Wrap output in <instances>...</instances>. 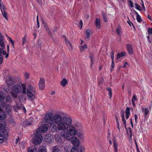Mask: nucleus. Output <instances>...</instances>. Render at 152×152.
Masks as SVG:
<instances>
[{
    "label": "nucleus",
    "mask_w": 152,
    "mask_h": 152,
    "mask_svg": "<svg viewBox=\"0 0 152 152\" xmlns=\"http://www.w3.org/2000/svg\"><path fill=\"white\" fill-rule=\"evenodd\" d=\"M122 121L123 122V124L124 125L125 127L126 128V121L125 120V118H122Z\"/></svg>",
    "instance_id": "nucleus-55"
},
{
    "label": "nucleus",
    "mask_w": 152,
    "mask_h": 152,
    "mask_svg": "<svg viewBox=\"0 0 152 152\" xmlns=\"http://www.w3.org/2000/svg\"><path fill=\"white\" fill-rule=\"evenodd\" d=\"M106 90L108 92V94L110 99H111L112 96V89L110 87H108L106 88Z\"/></svg>",
    "instance_id": "nucleus-29"
},
{
    "label": "nucleus",
    "mask_w": 152,
    "mask_h": 152,
    "mask_svg": "<svg viewBox=\"0 0 152 152\" xmlns=\"http://www.w3.org/2000/svg\"><path fill=\"white\" fill-rule=\"evenodd\" d=\"M125 113H126V118L127 119L129 118L130 115V109L129 107L126 108V110L125 111Z\"/></svg>",
    "instance_id": "nucleus-27"
},
{
    "label": "nucleus",
    "mask_w": 152,
    "mask_h": 152,
    "mask_svg": "<svg viewBox=\"0 0 152 152\" xmlns=\"http://www.w3.org/2000/svg\"><path fill=\"white\" fill-rule=\"evenodd\" d=\"M37 149L36 146L29 148L28 149V152H37Z\"/></svg>",
    "instance_id": "nucleus-28"
},
{
    "label": "nucleus",
    "mask_w": 152,
    "mask_h": 152,
    "mask_svg": "<svg viewBox=\"0 0 152 152\" xmlns=\"http://www.w3.org/2000/svg\"><path fill=\"white\" fill-rule=\"evenodd\" d=\"M39 88L40 90H43L45 87V80L43 78H40L38 83Z\"/></svg>",
    "instance_id": "nucleus-9"
},
{
    "label": "nucleus",
    "mask_w": 152,
    "mask_h": 152,
    "mask_svg": "<svg viewBox=\"0 0 152 152\" xmlns=\"http://www.w3.org/2000/svg\"><path fill=\"white\" fill-rule=\"evenodd\" d=\"M141 4H142V8H143V9L144 10V11H145V7L144 5V3L142 1V0Z\"/></svg>",
    "instance_id": "nucleus-60"
},
{
    "label": "nucleus",
    "mask_w": 152,
    "mask_h": 152,
    "mask_svg": "<svg viewBox=\"0 0 152 152\" xmlns=\"http://www.w3.org/2000/svg\"><path fill=\"white\" fill-rule=\"evenodd\" d=\"M69 134L68 132H66V134L65 136L64 137V139L66 140H69L70 139V137Z\"/></svg>",
    "instance_id": "nucleus-34"
},
{
    "label": "nucleus",
    "mask_w": 152,
    "mask_h": 152,
    "mask_svg": "<svg viewBox=\"0 0 152 152\" xmlns=\"http://www.w3.org/2000/svg\"><path fill=\"white\" fill-rule=\"evenodd\" d=\"M6 83L8 85L12 86L15 83V79L13 77L8 76L6 78Z\"/></svg>",
    "instance_id": "nucleus-4"
},
{
    "label": "nucleus",
    "mask_w": 152,
    "mask_h": 152,
    "mask_svg": "<svg viewBox=\"0 0 152 152\" xmlns=\"http://www.w3.org/2000/svg\"><path fill=\"white\" fill-rule=\"evenodd\" d=\"M45 121L48 123H51L53 122V115L52 113H47L45 117Z\"/></svg>",
    "instance_id": "nucleus-6"
},
{
    "label": "nucleus",
    "mask_w": 152,
    "mask_h": 152,
    "mask_svg": "<svg viewBox=\"0 0 152 152\" xmlns=\"http://www.w3.org/2000/svg\"><path fill=\"white\" fill-rule=\"evenodd\" d=\"M137 100V99L136 96L135 95H134L132 97V101H134L135 102V101H136Z\"/></svg>",
    "instance_id": "nucleus-57"
},
{
    "label": "nucleus",
    "mask_w": 152,
    "mask_h": 152,
    "mask_svg": "<svg viewBox=\"0 0 152 152\" xmlns=\"http://www.w3.org/2000/svg\"><path fill=\"white\" fill-rule=\"evenodd\" d=\"M111 67L113 69L115 67L114 61H112V64L111 65Z\"/></svg>",
    "instance_id": "nucleus-58"
},
{
    "label": "nucleus",
    "mask_w": 152,
    "mask_h": 152,
    "mask_svg": "<svg viewBox=\"0 0 152 152\" xmlns=\"http://www.w3.org/2000/svg\"><path fill=\"white\" fill-rule=\"evenodd\" d=\"M70 140L72 143L74 145L73 147H75L76 149L79 146V141L78 139L75 137H71Z\"/></svg>",
    "instance_id": "nucleus-7"
},
{
    "label": "nucleus",
    "mask_w": 152,
    "mask_h": 152,
    "mask_svg": "<svg viewBox=\"0 0 152 152\" xmlns=\"http://www.w3.org/2000/svg\"><path fill=\"white\" fill-rule=\"evenodd\" d=\"M70 152H78V150L77 149H76L75 147H73L71 150Z\"/></svg>",
    "instance_id": "nucleus-49"
},
{
    "label": "nucleus",
    "mask_w": 152,
    "mask_h": 152,
    "mask_svg": "<svg viewBox=\"0 0 152 152\" xmlns=\"http://www.w3.org/2000/svg\"><path fill=\"white\" fill-rule=\"evenodd\" d=\"M136 19L137 21L139 23H140L142 20L141 17L140 15L137 16Z\"/></svg>",
    "instance_id": "nucleus-51"
},
{
    "label": "nucleus",
    "mask_w": 152,
    "mask_h": 152,
    "mask_svg": "<svg viewBox=\"0 0 152 152\" xmlns=\"http://www.w3.org/2000/svg\"><path fill=\"white\" fill-rule=\"evenodd\" d=\"M55 138L56 141L58 142L59 143H61L62 141L61 137L58 135H55Z\"/></svg>",
    "instance_id": "nucleus-31"
},
{
    "label": "nucleus",
    "mask_w": 152,
    "mask_h": 152,
    "mask_svg": "<svg viewBox=\"0 0 152 152\" xmlns=\"http://www.w3.org/2000/svg\"><path fill=\"white\" fill-rule=\"evenodd\" d=\"M148 32L149 35L152 34V27L151 28H148Z\"/></svg>",
    "instance_id": "nucleus-54"
},
{
    "label": "nucleus",
    "mask_w": 152,
    "mask_h": 152,
    "mask_svg": "<svg viewBox=\"0 0 152 152\" xmlns=\"http://www.w3.org/2000/svg\"><path fill=\"white\" fill-rule=\"evenodd\" d=\"M133 12L135 15H137V16L139 15H138V13L135 10H134Z\"/></svg>",
    "instance_id": "nucleus-64"
},
{
    "label": "nucleus",
    "mask_w": 152,
    "mask_h": 152,
    "mask_svg": "<svg viewBox=\"0 0 152 152\" xmlns=\"http://www.w3.org/2000/svg\"><path fill=\"white\" fill-rule=\"evenodd\" d=\"M42 138V134L38 132L37 130L36 134L32 139L33 143L35 145L39 144L41 142Z\"/></svg>",
    "instance_id": "nucleus-3"
},
{
    "label": "nucleus",
    "mask_w": 152,
    "mask_h": 152,
    "mask_svg": "<svg viewBox=\"0 0 152 152\" xmlns=\"http://www.w3.org/2000/svg\"><path fill=\"white\" fill-rule=\"evenodd\" d=\"M61 85L63 86H65L68 83V82L66 79L65 78H64L60 82Z\"/></svg>",
    "instance_id": "nucleus-32"
},
{
    "label": "nucleus",
    "mask_w": 152,
    "mask_h": 152,
    "mask_svg": "<svg viewBox=\"0 0 152 152\" xmlns=\"http://www.w3.org/2000/svg\"><path fill=\"white\" fill-rule=\"evenodd\" d=\"M5 110L9 114H11L12 109L11 105H7L5 107Z\"/></svg>",
    "instance_id": "nucleus-18"
},
{
    "label": "nucleus",
    "mask_w": 152,
    "mask_h": 152,
    "mask_svg": "<svg viewBox=\"0 0 152 152\" xmlns=\"http://www.w3.org/2000/svg\"><path fill=\"white\" fill-rule=\"evenodd\" d=\"M5 112L3 110H1L0 111V120H3L6 118Z\"/></svg>",
    "instance_id": "nucleus-21"
},
{
    "label": "nucleus",
    "mask_w": 152,
    "mask_h": 152,
    "mask_svg": "<svg viewBox=\"0 0 152 152\" xmlns=\"http://www.w3.org/2000/svg\"><path fill=\"white\" fill-rule=\"evenodd\" d=\"M93 34L92 31L89 29L86 30V41L90 39V36Z\"/></svg>",
    "instance_id": "nucleus-16"
},
{
    "label": "nucleus",
    "mask_w": 152,
    "mask_h": 152,
    "mask_svg": "<svg viewBox=\"0 0 152 152\" xmlns=\"http://www.w3.org/2000/svg\"><path fill=\"white\" fill-rule=\"evenodd\" d=\"M6 124L3 121H0V132L4 131V129H5Z\"/></svg>",
    "instance_id": "nucleus-17"
},
{
    "label": "nucleus",
    "mask_w": 152,
    "mask_h": 152,
    "mask_svg": "<svg viewBox=\"0 0 152 152\" xmlns=\"http://www.w3.org/2000/svg\"><path fill=\"white\" fill-rule=\"evenodd\" d=\"M126 53L125 52H122L119 53H118L117 55L116 59L117 61L119 58L124 56L126 55Z\"/></svg>",
    "instance_id": "nucleus-24"
},
{
    "label": "nucleus",
    "mask_w": 152,
    "mask_h": 152,
    "mask_svg": "<svg viewBox=\"0 0 152 152\" xmlns=\"http://www.w3.org/2000/svg\"><path fill=\"white\" fill-rule=\"evenodd\" d=\"M50 123V129L51 132L53 133L57 132L58 130L57 126H56L55 124L53 122Z\"/></svg>",
    "instance_id": "nucleus-12"
},
{
    "label": "nucleus",
    "mask_w": 152,
    "mask_h": 152,
    "mask_svg": "<svg viewBox=\"0 0 152 152\" xmlns=\"http://www.w3.org/2000/svg\"><path fill=\"white\" fill-rule=\"evenodd\" d=\"M65 41L66 42L67 44L68 43L70 45V46L72 48V50L73 49V46H72V45L71 43V42L69 41L67 39Z\"/></svg>",
    "instance_id": "nucleus-50"
},
{
    "label": "nucleus",
    "mask_w": 152,
    "mask_h": 152,
    "mask_svg": "<svg viewBox=\"0 0 152 152\" xmlns=\"http://www.w3.org/2000/svg\"><path fill=\"white\" fill-rule=\"evenodd\" d=\"M3 9H1V10L2 15L7 20L8 19L7 14L6 11V8L4 5L3 6Z\"/></svg>",
    "instance_id": "nucleus-14"
},
{
    "label": "nucleus",
    "mask_w": 152,
    "mask_h": 152,
    "mask_svg": "<svg viewBox=\"0 0 152 152\" xmlns=\"http://www.w3.org/2000/svg\"><path fill=\"white\" fill-rule=\"evenodd\" d=\"M9 41L12 44V46L13 48H14V41L12 40V39L10 38V37H9Z\"/></svg>",
    "instance_id": "nucleus-53"
},
{
    "label": "nucleus",
    "mask_w": 152,
    "mask_h": 152,
    "mask_svg": "<svg viewBox=\"0 0 152 152\" xmlns=\"http://www.w3.org/2000/svg\"><path fill=\"white\" fill-rule=\"evenodd\" d=\"M38 152H47L46 146L44 145L40 146L38 150Z\"/></svg>",
    "instance_id": "nucleus-22"
},
{
    "label": "nucleus",
    "mask_w": 152,
    "mask_h": 152,
    "mask_svg": "<svg viewBox=\"0 0 152 152\" xmlns=\"http://www.w3.org/2000/svg\"><path fill=\"white\" fill-rule=\"evenodd\" d=\"M3 61V58L2 56L0 55V64L2 63Z\"/></svg>",
    "instance_id": "nucleus-62"
},
{
    "label": "nucleus",
    "mask_w": 152,
    "mask_h": 152,
    "mask_svg": "<svg viewBox=\"0 0 152 152\" xmlns=\"http://www.w3.org/2000/svg\"><path fill=\"white\" fill-rule=\"evenodd\" d=\"M2 132V133H3V134L5 136V137H7L8 134V132L5 129H4V131L2 132Z\"/></svg>",
    "instance_id": "nucleus-37"
},
{
    "label": "nucleus",
    "mask_w": 152,
    "mask_h": 152,
    "mask_svg": "<svg viewBox=\"0 0 152 152\" xmlns=\"http://www.w3.org/2000/svg\"><path fill=\"white\" fill-rule=\"evenodd\" d=\"M79 48H80V51L81 52H82L85 50L86 48V45H84L82 46H79Z\"/></svg>",
    "instance_id": "nucleus-39"
},
{
    "label": "nucleus",
    "mask_w": 152,
    "mask_h": 152,
    "mask_svg": "<svg viewBox=\"0 0 152 152\" xmlns=\"http://www.w3.org/2000/svg\"><path fill=\"white\" fill-rule=\"evenodd\" d=\"M83 25V23L82 20H80L79 23L78 24V25L79 27L80 28V29H81Z\"/></svg>",
    "instance_id": "nucleus-47"
},
{
    "label": "nucleus",
    "mask_w": 152,
    "mask_h": 152,
    "mask_svg": "<svg viewBox=\"0 0 152 152\" xmlns=\"http://www.w3.org/2000/svg\"><path fill=\"white\" fill-rule=\"evenodd\" d=\"M70 117L64 116L63 118L58 114H55L53 115V121L57 125L58 130L60 131L61 129H63L65 127V124H68L69 121Z\"/></svg>",
    "instance_id": "nucleus-1"
},
{
    "label": "nucleus",
    "mask_w": 152,
    "mask_h": 152,
    "mask_svg": "<svg viewBox=\"0 0 152 152\" xmlns=\"http://www.w3.org/2000/svg\"><path fill=\"white\" fill-rule=\"evenodd\" d=\"M32 121H29V122L27 121V122H26V124L27 126H28V125H31L32 124Z\"/></svg>",
    "instance_id": "nucleus-59"
},
{
    "label": "nucleus",
    "mask_w": 152,
    "mask_h": 152,
    "mask_svg": "<svg viewBox=\"0 0 152 152\" xmlns=\"http://www.w3.org/2000/svg\"><path fill=\"white\" fill-rule=\"evenodd\" d=\"M104 82V80L103 78H102L100 80L99 83V87H101V86L103 84Z\"/></svg>",
    "instance_id": "nucleus-42"
},
{
    "label": "nucleus",
    "mask_w": 152,
    "mask_h": 152,
    "mask_svg": "<svg viewBox=\"0 0 152 152\" xmlns=\"http://www.w3.org/2000/svg\"><path fill=\"white\" fill-rule=\"evenodd\" d=\"M52 136L49 134H46V137L45 138L47 140H50L51 139Z\"/></svg>",
    "instance_id": "nucleus-43"
},
{
    "label": "nucleus",
    "mask_w": 152,
    "mask_h": 152,
    "mask_svg": "<svg viewBox=\"0 0 152 152\" xmlns=\"http://www.w3.org/2000/svg\"><path fill=\"white\" fill-rule=\"evenodd\" d=\"M13 91L16 93H18L21 91L22 88L19 84H16L13 86L12 88Z\"/></svg>",
    "instance_id": "nucleus-8"
},
{
    "label": "nucleus",
    "mask_w": 152,
    "mask_h": 152,
    "mask_svg": "<svg viewBox=\"0 0 152 152\" xmlns=\"http://www.w3.org/2000/svg\"><path fill=\"white\" fill-rule=\"evenodd\" d=\"M22 44L24 45L26 41V37L25 36H24V37L22 38Z\"/></svg>",
    "instance_id": "nucleus-52"
},
{
    "label": "nucleus",
    "mask_w": 152,
    "mask_h": 152,
    "mask_svg": "<svg viewBox=\"0 0 152 152\" xmlns=\"http://www.w3.org/2000/svg\"><path fill=\"white\" fill-rule=\"evenodd\" d=\"M128 5L129 6L131 7H134L133 3L131 1V0H128Z\"/></svg>",
    "instance_id": "nucleus-41"
},
{
    "label": "nucleus",
    "mask_w": 152,
    "mask_h": 152,
    "mask_svg": "<svg viewBox=\"0 0 152 152\" xmlns=\"http://www.w3.org/2000/svg\"><path fill=\"white\" fill-rule=\"evenodd\" d=\"M60 150L59 148L57 145L55 146L52 148V152H60Z\"/></svg>",
    "instance_id": "nucleus-30"
},
{
    "label": "nucleus",
    "mask_w": 152,
    "mask_h": 152,
    "mask_svg": "<svg viewBox=\"0 0 152 152\" xmlns=\"http://www.w3.org/2000/svg\"><path fill=\"white\" fill-rule=\"evenodd\" d=\"M114 52L113 51H112L110 56L111 58L112 59V61H114Z\"/></svg>",
    "instance_id": "nucleus-48"
},
{
    "label": "nucleus",
    "mask_w": 152,
    "mask_h": 152,
    "mask_svg": "<svg viewBox=\"0 0 152 152\" xmlns=\"http://www.w3.org/2000/svg\"><path fill=\"white\" fill-rule=\"evenodd\" d=\"M126 48L129 54L131 55L134 53V50L132 48V45L129 44L126 45Z\"/></svg>",
    "instance_id": "nucleus-13"
},
{
    "label": "nucleus",
    "mask_w": 152,
    "mask_h": 152,
    "mask_svg": "<svg viewBox=\"0 0 152 152\" xmlns=\"http://www.w3.org/2000/svg\"><path fill=\"white\" fill-rule=\"evenodd\" d=\"M142 112L144 113V115L145 118L147 117V115L149 113V111L148 108H143L142 109Z\"/></svg>",
    "instance_id": "nucleus-26"
},
{
    "label": "nucleus",
    "mask_w": 152,
    "mask_h": 152,
    "mask_svg": "<svg viewBox=\"0 0 152 152\" xmlns=\"http://www.w3.org/2000/svg\"><path fill=\"white\" fill-rule=\"evenodd\" d=\"M116 31L117 35L118 36H121L122 34V30L121 26L119 25H118L116 29Z\"/></svg>",
    "instance_id": "nucleus-15"
},
{
    "label": "nucleus",
    "mask_w": 152,
    "mask_h": 152,
    "mask_svg": "<svg viewBox=\"0 0 152 152\" xmlns=\"http://www.w3.org/2000/svg\"><path fill=\"white\" fill-rule=\"evenodd\" d=\"M69 121L68 124H65V127L61 129L60 130L61 131H65L66 130L67 132H68L70 135L71 136H73L76 135L77 134V132L76 129L75 127L71 125L72 123V118L70 117L69 118Z\"/></svg>",
    "instance_id": "nucleus-2"
},
{
    "label": "nucleus",
    "mask_w": 152,
    "mask_h": 152,
    "mask_svg": "<svg viewBox=\"0 0 152 152\" xmlns=\"http://www.w3.org/2000/svg\"><path fill=\"white\" fill-rule=\"evenodd\" d=\"M95 25L96 27L99 29L101 28V21L99 18H96L95 20Z\"/></svg>",
    "instance_id": "nucleus-20"
},
{
    "label": "nucleus",
    "mask_w": 152,
    "mask_h": 152,
    "mask_svg": "<svg viewBox=\"0 0 152 152\" xmlns=\"http://www.w3.org/2000/svg\"><path fill=\"white\" fill-rule=\"evenodd\" d=\"M61 132L60 133V135L61 136L64 137L65 135L66 134V132L65 131H61Z\"/></svg>",
    "instance_id": "nucleus-40"
},
{
    "label": "nucleus",
    "mask_w": 152,
    "mask_h": 152,
    "mask_svg": "<svg viewBox=\"0 0 152 152\" xmlns=\"http://www.w3.org/2000/svg\"><path fill=\"white\" fill-rule=\"evenodd\" d=\"M28 88L30 90H31L32 91L34 92V93L35 92V88H34L32 86H31V85L28 86Z\"/></svg>",
    "instance_id": "nucleus-45"
},
{
    "label": "nucleus",
    "mask_w": 152,
    "mask_h": 152,
    "mask_svg": "<svg viewBox=\"0 0 152 152\" xmlns=\"http://www.w3.org/2000/svg\"><path fill=\"white\" fill-rule=\"evenodd\" d=\"M27 96L29 99L32 102L34 101L35 98V96L34 94H33L31 91H29L28 89H27L26 91Z\"/></svg>",
    "instance_id": "nucleus-10"
},
{
    "label": "nucleus",
    "mask_w": 152,
    "mask_h": 152,
    "mask_svg": "<svg viewBox=\"0 0 152 152\" xmlns=\"http://www.w3.org/2000/svg\"><path fill=\"white\" fill-rule=\"evenodd\" d=\"M4 37L3 35L0 37V46L3 48H4L5 45L4 42L3 41Z\"/></svg>",
    "instance_id": "nucleus-25"
},
{
    "label": "nucleus",
    "mask_w": 152,
    "mask_h": 152,
    "mask_svg": "<svg viewBox=\"0 0 152 152\" xmlns=\"http://www.w3.org/2000/svg\"><path fill=\"white\" fill-rule=\"evenodd\" d=\"M90 59L91 60V67L93 64V56L92 54H90Z\"/></svg>",
    "instance_id": "nucleus-35"
},
{
    "label": "nucleus",
    "mask_w": 152,
    "mask_h": 152,
    "mask_svg": "<svg viewBox=\"0 0 152 152\" xmlns=\"http://www.w3.org/2000/svg\"><path fill=\"white\" fill-rule=\"evenodd\" d=\"M11 93L12 96H13L15 98H16L17 97V95L16 94L12 92Z\"/></svg>",
    "instance_id": "nucleus-61"
},
{
    "label": "nucleus",
    "mask_w": 152,
    "mask_h": 152,
    "mask_svg": "<svg viewBox=\"0 0 152 152\" xmlns=\"http://www.w3.org/2000/svg\"><path fill=\"white\" fill-rule=\"evenodd\" d=\"M49 125L48 124H45L43 125L42 126L39 127L37 130L39 133H46L48 130Z\"/></svg>",
    "instance_id": "nucleus-5"
},
{
    "label": "nucleus",
    "mask_w": 152,
    "mask_h": 152,
    "mask_svg": "<svg viewBox=\"0 0 152 152\" xmlns=\"http://www.w3.org/2000/svg\"><path fill=\"white\" fill-rule=\"evenodd\" d=\"M138 118L136 114H135L134 115V119L135 120V123H137V119Z\"/></svg>",
    "instance_id": "nucleus-63"
},
{
    "label": "nucleus",
    "mask_w": 152,
    "mask_h": 152,
    "mask_svg": "<svg viewBox=\"0 0 152 152\" xmlns=\"http://www.w3.org/2000/svg\"><path fill=\"white\" fill-rule=\"evenodd\" d=\"M102 15L103 17V20L105 22H107L108 21L107 17L106 14L103 12H102Z\"/></svg>",
    "instance_id": "nucleus-33"
},
{
    "label": "nucleus",
    "mask_w": 152,
    "mask_h": 152,
    "mask_svg": "<svg viewBox=\"0 0 152 152\" xmlns=\"http://www.w3.org/2000/svg\"><path fill=\"white\" fill-rule=\"evenodd\" d=\"M126 133L128 136L129 137V138L130 139H132V131L131 128L130 127H128L127 129L126 128Z\"/></svg>",
    "instance_id": "nucleus-19"
},
{
    "label": "nucleus",
    "mask_w": 152,
    "mask_h": 152,
    "mask_svg": "<svg viewBox=\"0 0 152 152\" xmlns=\"http://www.w3.org/2000/svg\"><path fill=\"white\" fill-rule=\"evenodd\" d=\"M5 98V96L2 93H0V101L3 100Z\"/></svg>",
    "instance_id": "nucleus-44"
},
{
    "label": "nucleus",
    "mask_w": 152,
    "mask_h": 152,
    "mask_svg": "<svg viewBox=\"0 0 152 152\" xmlns=\"http://www.w3.org/2000/svg\"><path fill=\"white\" fill-rule=\"evenodd\" d=\"M42 23L44 25V27L45 29V30L47 32L48 35H50L51 37H53V35L52 33L49 28V27L48 26V24L45 21L42 20Z\"/></svg>",
    "instance_id": "nucleus-11"
},
{
    "label": "nucleus",
    "mask_w": 152,
    "mask_h": 152,
    "mask_svg": "<svg viewBox=\"0 0 152 152\" xmlns=\"http://www.w3.org/2000/svg\"><path fill=\"white\" fill-rule=\"evenodd\" d=\"M24 77L26 79H28L29 77V74L27 73L26 72L24 74Z\"/></svg>",
    "instance_id": "nucleus-56"
},
{
    "label": "nucleus",
    "mask_w": 152,
    "mask_h": 152,
    "mask_svg": "<svg viewBox=\"0 0 152 152\" xmlns=\"http://www.w3.org/2000/svg\"><path fill=\"white\" fill-rule=\"evenodd\" d=\"M4 141L3 134L0 133V143H2Z\"/></svg>",
    "instance_id": "nucleus-46"
},
{
    "label": "nucleus",
    "mask_w": 152,
    "mask_h": 152,
    "mask_svg": "<svg viewBox=\"0 0 152 152\" xmlns=\"http://www.w3.org/2000/svg\"><path fill=\"white\" fill-rule=\"evenodd\" d=\"M134 5L135 6V8L136 9L140 11H142V9L141 8L139 4L137 3H135Z\"/></svg>",
    "instance_id": "nucleus-36"
},
{
    "label": "nucleus",
    "mask_w": 152,
    "mask_h": 152,
    "mask_svg": "<svg viewBox=\"0 0 152 152\" xmlns=\"http://www.w3.org/2000/svg\"><path fill=\"white\" fill-rule=\"evenodd\" d=\"M22 86L23 88L22 93L23 94H25L26 93V87L25 84H22Z\"/></svg>",
    "instance_id": "nucleus-38"
},
{
    "label": "nucleus",
    "mask_w": 152,
    "mask_h": 152,
    "mask_svg": "<svg viewBox=\"0 0 152 152\" xmlns=\"http://www.w3.org/2000/svg\"><path fill=\"white\" fill-rule=\"evenodd\" d=\"M113 141L114 149V152H118V145L115 139L113 140Z\"/></svg>",
    "instance_id": "nucleus-23"
}]
</instances>
